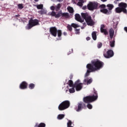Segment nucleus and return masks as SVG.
<instances>
[{
	"label": "nucleus",
	"mask_w": 127,
	"mask_h": 127,
	"mask_svg": "<svg viewBox=\"0 0 127 127\" xmlns=\"http://www.w3.org/2000/svg\"><path fill=\"white\" fill-rule=\"evenodd\" d=\"M103 65L104 64L99 60L92 62V64H88L86 65V68H87L88 69L87 70V72L85 73V77L89 76L90 72H94V71H97V70L101 69V68L103 67Z\"/></svg>",
	"instance_id": "nucleus-1"
},
{
	"label": "nucleus",
	"mask_w": 127,
	"mask_h": 127,
	"mask_svg": "<svg viewBox=\"0 0 127 127\" xmlns=\"http://www.w3.org/2000/svg\"><path fill=\"white\" fill-rule=\"evenodd\" d=\"M119 7L115 8V12L116 13H121L123 12L124 13H127V10L126 7H127V3L121 2L118 4Z\"/></svg>",
	"instance_id": "nucleus-2"
},
{
	"label": "nucleus",
	"mask_w": 127,
	"mask_h": 127,
	"mask_svg": "<svg viewBox=\"0 0 127 127\" xmlns=\"http://www.w3.org/2000/svg\"><path fill=\"white\" fill-rule=\"evenodd\" d=\"M82 17L84 18L87 25H94V21L92 19L91 16H89L87 13H81Z\"/></svg>",
	"instance_id": "nucleus-3"
},
{
	"label": "nucleus",
	"mask_w": 127,
	"mask_h": 127,
	"mask_svg": "<svg viewBox=\"0 0 127 127\" xmlns=\"http://www.w3.org/2000/svg\"><path fill=\"white\" fill-rule=\"evenodd\" d=\"M69 106L70 102L68 101H64L60 104L58 108L60 111H64V110L68 109Z\"/></svg>",
	"instance_id": "nucleus-4"
},
{
	"label": "nucleus",
	"mask_w": 127,
	"mask_h": 127,
	"mask_svg": "<svg viewBox=\"0 0 127 127\" xmlns=\"http://www.w3.org/2000/svg\"><path fill=\"white\" fill-rule=\"evenodd\" d=\"M52 16H55L56 18H58V17H60V16H64L66 18L69 17V14L68 13H62V11H60L57 14L55 11H52L51 13Z\"/></svg>",
	"instance_id": "nucleus-5"
},
{
	"label": "nucleus",
	"mask_w": 127,
	"mask_h": 127,
	"mask_svg": "<svg viewBox=\"0 0 127 127\" xmlns=\"http://www.w3.org/2000/svg\"><path fill=\"white\" fill-rule=\"evenodd\" d=\"M50 31L52 35H53V36H54L55 37H56V36H57V32L59 37H60L61 35H62V32L61 31V30H59L57 31V29H56V27L51 28Z\"/></svg>",
	"instance_id": "nucleus-6"
},
{
	"label": "nucleus",
	"mask_w": 127,
	"mask_h": 127,
	"mask_svg": "<svg viewBox=\"0 0 127 127\" xmlns=\"http://www.w3.org/2000/svg\"><path fill=\"white\" fill-rule=\"evenodd\" d=\"M97 99H98V96L97 95H96L95 96H87L83 98V101L85 103H92V102L96 101Z\"/></svg>",
	"instance_id": "nucleus-7"
},
{
	"label": "nucleus",
	"mask_w": 127,
	"mask_h": 127,
	"mask_svg": "<svg viewBox=\"0 0 127 127\" xmlns=\"http://www.w3.org/2000/svg\"><path fill=\"white\" fill-rule=\"evenodd\" d=\"M35 25H38V20H30L29 22V24L26 26L27 29H30L33 26H35Z\"/></svg>",
	"instance_id": "nucleus-8"
},
{
	"label": "nucleus",
	"mask_w": 127,
	"mask_h": 127,
	"mask_svg": "<svg viewBox=\"0 0 127 127\" xmlns=\"http://www.w3.org/2000/svg\"><path fill=\"white\" fill-rule=\"evenodd\" d=\"M97 7V2H90L87 5L88 9H89V10H94V9H96Z\"/></svg>",
	"instance_id": "nucleus-9"
},
{
	"label": "nucleus",
	"mask_w": 127,
	"mask_h": 127,
	"mask_svg": "<svg viewBox=\"0 0 127 127\" xmlns=\"http://www.w3.org/2000/svg\"><path fill=\"white\" fill-rule=\"evenodd\" d=\"M68 85L69 87V88H68L69 93H70V94L75 93V89H74V88H75V85L73 84V81H72V80L68 81Z\"/></svg>",
	"instance_id": "nucleus-10"
},
{
	"label": "nucleus",
	"mask_w": 127,
	"mask_h": 127,
	"mask_svg": "<svg viewBox=\"0 0 127 127\" xmlns=\"http://www.w3.org/2000/svg\"><path fill=\"white\" fill-rule=\"evenodd\" d=\"M104 56L105 58H111L114 56V52L112 50H109L107 53H104Z\"/></svg>",
	"instance_id": "nucleus-11"
},
{
	"label": "nucleus",
	"mask_w": 127,
	"mask_h": 127,
	"mask_svg": "<svg viewBox=\"0 0 127 127\" xmlns=\"http://www.w3.org/2000/svg\"><path fill=\"white\" fill-rule=\"evenodd\" d=\"M82 85H83V84L80 83V80H77L75 82V84L74 85V87H75L76 90L80 91V90H81V89L83 87V86H82Z\"/></svg>",
	"instance_id": "nucleus-12"
},
{
	"label": "nucleus",
	"mask_w": 127,
	"mask_h": 127,
	"mask_svg": "<svg viewBox=\"0 0 127 127\" xmlns=\"http://www.w3.org/2000/svg\"><path fill=\"white\" fill-rule=\"evenodd\" d=\"M104 28L105 25H101L100 28L101 32H102V33H104L105 35H107V34H108V31H107V29Z\"/></svg>",
	"instance_id": "nucleus-13"
},
{
	"label": "nucleus",
	"mask_w": 127,
	"mask_h": 127,
	"mask_svg": "<svg viewBox=\"0 0 127 127\" xmlns=\"http://www.w3.org/2000/svg\"><path fill=\"white\" fill-rule=\"evenodd\" d=\"M92 82H93V79L92 78L85 79L83 81V83L85 85H89Z\"/></svg>",
	"instance_id": "nucleus-14"
},
{
	"label": "nucleus",
	"mask_w": 127,
	"mask_h": 127,
	"mask_svg": "<svg viewBox=\"0 0 127 127\" xmlns=\"http://www.w3.org/2000/svg\"><path fill=\"white\" fill-rule=\"evenodd\" d=\"M27 88V83L23 81L20 84V89H24Z\"/></svg>",
	"instance_id": "nucleus-15"
},
{
	"label": "nucleus",
	"mask_w": 127,
	"mask_h": 127,
	"mask_svg": "<svg viewBox=\"0 0 127 127\" xmlns=\"http://www.w3.org/2000/svg\"><path fill=\"white\" fill-rule=\"evenodd\" d=\"M75 18L76 20L79 21V22H83L84 21V20L81 19V17L80 16V15H79V14H75Z\"/></svg>",
	"instance_id": "nucleus-16"
},
{
	"label": "nucleus",
	"mask_w": 127,
	"mask_h": 127,
	"mask_svg": "<svg viewBox=\"0 0 127 127\" xmlns=\"http://www.w3.org/2000/svg\"><path fill=\"white\" fill-rule=\"evenodd\" d=\"M109 34H110V38H113L114 36V34H115V31H114L113 29H110L109 30Z\"/></svg>",
	"instance_id": "nucleus-17"
},
{
	"label": "nucleus",
	"mask_w": 127,
	"mask_h": 127,
	"mask_svg": "<svg viewBox=\"0 0 127 127\" xmlns=\"http://www.w3.org/2000/svg\"><path fill=\"white\" fill-rule=\"evenodd\" d=\"M107 7H108L109 10H112V9L115 7V6L113 4H108L107 5Z\"/></svg>",
	"instance_id": "nucleus-18"
},
{
	"label": "nucleus",
	"mask_w": 127,
	"mask_h": 127,
	"mask_svg": "<svg viewBox=\"0 0 127 127\" xmlns=\"http://www.w3.org/2000/svg\"><path fill=\"white\" fill-rule=\"evenodd\" d=\"M92 36L93 40H97V32H93L92 33Z\"/></svg>",
	"instance_id": "nucleus-19"
},
{
	"label": "nucleus",
	"mask_w": 127,
	"mask_h": 127,
	"mask_svg": "<svg viewBox=\"0 0 127 127\" xmlns=\"http://www.w3.org/2000/svg\"><path fill=\"white\" fill-rule=\"evenodd\" d=\"M83 105V103L82 102H80L78 104V108L76 110V112H80V110H82V105Z\"/></svg>",
	"instance_id": "nucleus-20"
},
{
	"label": "nucleus",
	"mask_w": 127,
	"mask_h": 127,
	"mask_svg": "<svg viewBox=\"0 0 127 127\" xmlns=\"http://www.w3.org/2000/svg\"><path fill=\"white\" fill-rule=\"evenodd\" d=\"M67 9L70 13H73L74 12V9H73V8L70 6L67 7Z\"/></svg>",
	"instance_id": "nucleus-21"
},
{
	"label": "nucleus",
	"mask_w": 127,
	"mask_h": 127,
	"mask_svg": "<svg viewBox=\"0 0 127 127\" xmlns=\"http://www.w3.org/2000/svg\"><path fill=\"white\" fill-rule=\"evenodd\" d=\"M62 6V5H61V4L60 3L58 4L55 6V10H56L57 11H58V10H59V9H60V8Z\"/></svg>",
	"instance_id": "nucleus-22"
},
{
	"label": "nucleus",
	"mask_w": 127,
	"mask_h": 127,
	"mask_svg": "<svg viewBox=\"0 0 127 127\" xmlns=\"http://www.w3.org/2000/svg\"><path fill=\"white\" fill-rule=\"evenodd\" d=\"M83 3H84V1L83 0H78V2L77 3L78 5L82 6Z\"/></svg>",
	"instance_id": "nucleus-23"
},
{
	"label": "nucleus",
	"mask_w": 127,
	"mask_h": 127,
	"mask_svg": "<svg viewBox=\"0 0 127 127\" xmlns=\"http://www.w3.org/2000/svg\"><path fill=\"white\" fill-rule=\"evenodd\" d=\"M71 26L72 27H73V28H77V27H80V25L75 23L71 24Z\"/></svg>",
	"instance_id": "nucleus-24"
},
{
	"label": "nucleus",
	"mask_w": 127,
	"mask_h": 127,
	"mask_svg": "<svg viewBox=\"0 0 127 127\" xmlns=\"http://www.w3.org/2000/svg\"><path fill=\"white\" fill-rule=\"evenodd\" d=\"M65 117V115L63 114H60L58 116V120H62Z\"/></svg>",
	"instance_id": "nucleus-25"
},
{
	"label": "nucleus",
	"mask_w": 127,
	"mask_h": 127,
	"mask_svg": "<svg viewBox=\"0 0 127 127\" xmlns=\"http://www.w3.org/2000/svg\"><path fill=\"white\" fill-rule=\"evenodd\" d=\"M37 8L38 9H42L43 8V4H38L36 5Z\"/></svg>",
	"instance_id": "nucleus-26"
},
{
	"label": "nucleus",
	"mask_w": 127,
	"mask_h": 127,
	"mask_svg": "<svg viewBox=\"0 0 127 127\" xmlns=\"http://www.w3.org/2000/svg\"><path fill=\"white\" fill-rule=\"evenodd\" d=\"M110 45L111 47H115V40L110 41Z\"/></svg>",
	"instance_id": "nucleus-27"
},
{
	"label": "nucleus",
	"mask_w": 127,
	"mask_h": 127,
	"mask_svg": "<svg viewBox=\"0 0 127 127\" xmlns=\"http://www.w3.org/2000/svg\"><path fill=\"white\" fill-rule=\"evenodd\" d=\"M101 12H102L103 13L107 14L108 12V9H102L100 10Z\"/></svg>",
	"instance_id": "nucleus-28"
},
{
	"label": "nucleus",
	"mask_w": 127,
	"mask_h": 127,
	"mask_svg": "<svg viewBox=\"0 0 127 127\" xmlns=\"http://www.w3.org/2000/svg\"><path fill=\"white\" fill-rule=\"evenodd\" d=\"M18 8H20V9H22L23 8V4H19L18 5Z\"/></svg>",
	"instance_id": "nucleus-29"
},
{
	"label": "nucleus",
	"mask_w": 127,
	"mask_h": 127,
	"mask_svg": "<svg viewBox=\"0 0 127 127\" xmlns=\"http://www.w3.org/2000/svg\"><path fill=\"white\" fill-rule=\"evenodd\" d=\"M75 34H80V29H75Z\"/></svg>",
	"instance_id": "nucleus-30"
},
{
	"label": "nucleus",
	"mask_w": 127,
	"mask_h": 127,
	"mask_svg": "<svg viewBox=\"0 0 127 127\" xmlns=\"http://www.w3.org/2000/svg\"><path fill=\"white\" fill-rule=\"evenodd\" d=\"M29 89H33L34 88V84L33 83H31L29 85Z\"/></svg>",
	"instance_id": "nucleus-31"
},
{
	"label": "nucleus",
	"mask_w": 127,
	"mask_h": 127,
	"mask_svg": "<svg viewBox=\"0 0 127 127\" xmlns=\"http://www.w3.org/2000/svg\"><path fill=\"white\" fill-rule=\"evenodd\" d=\"M88 109H89V110H91V109H92V108H93V106H92V105H91V104L88 103L87 104V106Z\"/></svg>",
	"instance_id": "nucleus-32"
},
{
	"label": "nucleus",
	"mask_w": 127,
	"mask_h": 127,
	"mask_svg": "<svg viewBox=\"0 0 127 127\" xmlns=\"http://www.w3.org/2000/svg\"><path fill=\"white\" fill-rule=\"evenodd\" d=\"M40 13H41V14H46V11L44 10H42L39 11Z\"/></svg>",
	"instance_id": "nucleus-33"
},
{
	"label": "nucleus",
	"mask_w": 127,
	"mask_h": 127,
	"mask_svg": "<svg viewBox=\"0 0 127 127\" xmlns=\"http://www.w3.org/2000/svg\"><path fill=\"white\" fill-rule=\"evenodd\" d=\"M38 127H45V124L44 123H41Z\"/></svg>",
	"instance_id": "nucleus-34"
},
{
	"label": "nucleus",
	"mask_w": 127,
	"mask_h": 127,
	"mask_svg": "<svg viewBox=\"0 0 127 127\" xmlns=\"http://www.w3.org/2000/svg\"><path fill=\"white\" fill-rule=\"evenodd\" d=\"M103 44L101 43H99L97 45L98 48H101L102 47Z\"/></svg>",
	"instance_id": "nucleus-35"
},
{
	"label": "nucleus",
	"mask_w": 127,
	"mask_h": 127,
	"mask_svg": "<svg viewBox=\"0 0 127 127\" xmlns=\"http://www.w3.org/2000/svg\"><path fill=\"white\" fill-rule=\"evenodd\" d=\"M67 28H68V30L71 31V30H72V26L68 25L67 26Z\"/></svg>",
	"instance_id": "nucleus-36"
},
{
	"label": "nucleus",
	"mask_w": 127,
	"mask_h": 127,
	"mask_svg": "<svg viewBox=\"0 0 127 127\" xmlns=\"http://www.w3.org/2000/svg\"><path fill=\"white\" fill-rule=\"evenodd\" d=\"M50 9H51V10H55V6H51L50 7Z\"/></svg>",
	"instance_id": "nucleus-37"
},
{
	"label": "nucleus",
	"mask_w": 127,
	"mask_h": 127,
	"mask_svg": "<svg viewBox=\"0 0 127 127\" xmlns=\"http://www.w3.org/2000/svg\"><path fill=\"white\" fill-rule=\"evenodd\" d=\"M100 7H101V8H105V7H106V5H105V4H102V5H100Z\"/></svg>",
	"instance_id": "nucleus-38"
},
{
	"label": "nucleus",
	"mask_w": 127,
	"mask_h": 127,
	"mask_svg": "<svg viewBox=\"0 0 127 127\" xmlns=\"http://www.w3.org/2000/svg\"><path fill=\"white\" fill-rule=\"evenodd\" d=\"M83 26L81 27V29H84V28L86 27V23H83Z\"/></svg>",
	"instance_id": "nucleus-39"
},
{
	"label": "nucleus",
	"mask_w": 127,
	"mask_h": 127,
	"mask_svg": "<svg viewBox=\"0 0 127 127\" xmlns=\"http://www.w3.org/2000/svg\"><path fill=\"white\" fill-rule=\"evenodd\" d=\"M87 8V6H84L82 7V9H86Z\"/></svg>",
	"instance_id": "nucleus-40"
},
{
	"label": "nucleus",
	"mask_w": 127,
	"mask_h": 127,
	"mask_svg": "<svg viewBox=\"0 0 127 127\" xmlns=\"http://www.w3.org/2000/svg\"><path fill=\"white\" fill-rule=\"evenodd\" d=\"M124 30L126 31V32H127V27H125L124 28Z\"/></svg>",
	"instance_id": "nucleus-41"
},
{
	"label": "nucleus",
	"mask_w": 127,
	"mask_h": 127,
	"mask_svg": "<svg viewBox=\"0 0 127 127\" xmlns=\"http://www.w3.org/2000/svg\"><path fill=\"white\" fill-rule=\"evenodd\" d=\"M86 40H90V37H88L86 38Z\"/></svg>",
	"instance_id": "nucleus-42"
},
{
	"label": "nucleus",
	"mask_w": 127,
	"mask_h": 127,
	"mask_svg": "<svg viewBox=\"0 0 127 127\" xmlns=\"http://www.w3.org/2000/svg\"><path fill=\"white\" fill-rule=\"evenodd\" d=\"M57 1H59V2L62 1L63 0H57Z\"/></svg>",
	"instance_id": "nucleus-43"
},
{
	"label": "nucleus",
	"mask_w": 127,
	"mask_h": 127,
	"mask_svg": "<svg viewBox=\"0 0 127 127\" xmlns=\"http://www.w3.org/2000/svg\"><path fill=\"white\" fill-rule=\"evenodd\" d=\"M101 1L105 2V1H107V0H101Z\"/></svg>",
	"instance_id": "nucleus-44"
},
{
	"label": "nucleus",
	"mask_w": 127,
	"mask_h": 127,
	"mask_svg": "<svg viewBox=\"0 0 127 127\" xmlns=\"http://www.w3.org/2000/svg\"><path fill=\"white\" fill-rule=\"evenodd\" d=\"M66 32H64V35H66Z\"/></svg>",
	"instance_id": "nucleus-45"
},
{
	"label": "nucleus",
	"mask_w": 127,
	"mask_h": 127,
	"mask_svg": "<svg viewBox=\"0 0 127 127\" xmlns=\"http://www.w3.org/2000/svg\"><path fill=\"white\" fill-rule=\"evenodd\" d=\"M36 2L38 1L39 0H34Z\"/></svg>",
	"instance_id": "nucleus-46"
}]
</instances>
